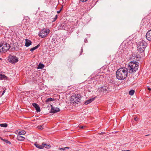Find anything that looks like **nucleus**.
<instances>
[{
	"instance_id": "nucleus-24",
	"label": "nucleus",
	"mask_w": 151,
	"mask_h": 151,
	"mask_svg": "<svg viewBox=\"0 0 151 151\" xmlns=\"http://www.w3.org/2000/svg\"><path fill=\"white\" fill-rule=\"evenodd\" d=\"M134 90H131L129 92V94L131 96L133 95L134 93Z\"/></svg>"
},
{
	"instance_id": "nucleus-11",
	"label": "nucleus",
	"mask_w": 151,
	"mask_h": 151,
	"mask_svg": "<svg viewBox=\"0 0 151 151\" xmlns=\"http://www.w3.org/2000/svg\"><path fill=\"white\" fill-rule=\"evenodd\" d=\"M32 105L35 108L37 112H38L40 111V108L37 104L34 103L32 104Z\"/></svg>"
},
{
	"instance_id": "nucleus-17",
	"label": "nucleus",
	"mask_w": 151,
	"mask_h": 151,
	"mask_svg": "<svg viewBox=\"0 0 151 151\" xmlns=\"http://www.w3.org/2000/svg\"><path fill=\"white\" fill-rule=\"evenodd\" d=\"M70 25L69 24H65L64 25V29L65 30H70Z\"/></svg>"
},
{
	"instance_id": "nucleus-27",
	"label": "nucleus",
	"mask_w": 151,
	"mask_h": 151,
	"mask_svg": "<svg viewBox=\"0 0 151 151\" xmlns=\"http://www.w3.org/2000/svg\"><path fill=\"white\" fill-rule=\"evenodd\" d=\"M3 141H4L7 144H11V142L7 140L4 139Z\"/></svg>"
},
{
	"instance_id": "nucleus-5",
	"label": "nucleus",
	"mask_w": 151,
	"mask_h": 151,
	"mask_svg": "<svg viewBox=\"0 0 151 151\" xmlns=\"http://www.w3.org/2000/svg\"><path fill=\"white\" fill-rule=\"evenodd\" d=\"M9 45L5 43L4 44H0V53L5 52H7L10 48Z\"/></svg>"
},
{
	"instance_id": "nucleus-37",
	"label": "nucleus",
	"mask_w": 151,
	"mask_h": 151,
	"mask_svg": "<svg viewBox=\"0 0 151 151\" xmlns=\"http://www.w3.org/2000/svg\"><path fill=\"white\" fill-rule=\"evenodd\" d=\"M121 151H130V150H124Z\"/></svg>"
},
{
	"instance_id": "nucleus-32",
	"label": "nucleus",
	"mask_w": 151,
	"mask_h": 151,
	"mask_svg": "<svg viewBox=\"0 0 151 151\" xmlns=\"http://www.w3.org/2000/svg\"><path fill=\"white\" fill-rule=\"evenodd\" d=\"M82 2H86L88 0H80Z\"/></svg>"
},
{
	"instance_id": "nucleus-21",
	"label": "nucleus",
	"mask_w": 151,
	"mask_h": 151,
	"mask_svg": "<svg viewBox=\"0 0 151 151\" xmlns=\"http://www.w3.org/2000/svg\"><path fill=\"white\" fill-rule=\"evenodd\" d=\"M44 67V65L41 64V63H40L38 66V69H42Z\"/></svg>"
},
{
	"instance_id": "nucleus-9",
	"label": "nucleus",
	"mask_w": 151,
	"mask_h": 151,
	"mask_svg": "<svg viewBox=\"0 0 151 151\" xmlns=\"http://www.w3.org/2000/svg\"><path fill=\"white\" fill-rule=\"evenodd\" d=\"M50 106L51 107L50 113H55L60 111V110L59 108L57 107H54L52 105H51Z\"/></svg>"
},
{
	"instance_id": "nucleus-10",
	"label": "nucleus",
	"mask_w": 151,
	"mask_h": 151,
	"mask_svg": "<svg viewBox=\"0 0 151 151\" xmlns=\"http://www.w3.org/2000/svg\"><path fill=\"white\" fill-rule=\"evenodd\" d=\"M146 39L149 41H151V29L148 31L146 35Z\"/></svg>"
},
{
	"instance_id": "nucleus-15",
	"label": "nucleus",
	"mask_w": 151,
	"mask_h": 151,
	"mask_svg": "<svg viewBox=\"0 0 151 151\" xmlns=\"http://www.w3.org/2000/svg\"><path fill=\"white\" fill-rule=\"evenodd\" d=\"M25 138L23 136L18 135L17 136V139L19 141H23Z\"/></svg>"
},
{
	"instance_id": "nucleus-35",
	"label": "nucleus",
	"mask_w": 151,
	"mask_h": 151,
	"mask_svg": "<svg viewBox=\"0 0 151 151\" xmlns=\"http://www.w3.org/2000/svg\"><path fill=\"white\" fill-rule=\"evenodd\" d=\"M137 118H134V120L135 121H137Z\"/></svg>"
},
{
	"instance_id": "nucleus-16",
	"label": "nucleus",
	"mask_w": 151,
	"mask_h": 151,
	"mask_svg": "<svg viewBox=\"0 0 151 151\" xmlns=\"http://www.w3.org/2000/svg\"><path fill=\"white\" fill-rule=\"evenodd\" d=\"M34 145L36 146V147H37L38 148L40 149H43L44 147V146H42L41 145H40L37 144V143H35L34 144Z\"/></svg>"
},
{
	"instance_id": "nucleus-30",
	"label": "nucleus",
	"mask_w": 151,
	"mask_h": 151,
	"mask_svg": "<svg viewBox=\"0 0 151 151\" xmlns=\"http://www.w3.org/2000/svg\"><path fill=\"white\" fill-rule=\"evenodd\" d=\"M59 149L60 150H65L64 148H59Z\"/></svg>"
},
{
	"instance_id": "nucleus-2",
	"label": "nucleus",
	"mask_w": 151,
	"mask_h": 151,
	"mask_svg": "<svg viewBox=\"0 0 151 151\" xmlns=\"http://www.w3.org/2000/svg\"><path fill=\"white\" fill-rule=\"evenodd\" d=\"M138 64V63L136 61H131L129 63L127 69L130 73H135L138 70L139 66Z\"/></svg>"
},
{
	"instance_id": "nucleus-36",
	"label": "nucleus",
	"mask_w": 151,
	"mask_h": 151,
	"mask_svg": "<svg viewBox=\"0 0 151 151\" xmlns=\"http://www.w3.org/2000/svg\"><path fill=\"white\" fill-rule=\"evenodd\" d=\"M0 139H1L3 141L4 139L1 137H0Z\"/></svg>"
},
{
	"instance_id": "nucleus-14",
	"label": "nucleus",
	"mask_w": 151,
	"mask_h": 151,
	"mask_svg": "<svg viewBox=\"0 0 151 151\" xmlns=\"http://www.w3.org/2000/svg\"><path fill=\"white\" fill-rule=\"evenodd\" d=\"M95 99V98H92L91 99H88L85 101V104L86 105H87L89 103L93 101Z\"/></svg>"
},
{
	"instance_id": "nucleus-4",
	"label": "nucleus",
	"mask_w": 151,
	"mask_h": 151,
	"mask_svg": "<svg viewBox=\"0 0 151 151\" xmlns=\"http://www.w3.org/2000/svg\"><path fill=\"white\" fill-rule=\"evenodd\" d=\"M147 43L144 41L140 42L137 45V50L142 53L144 51L147 47Z\"/></svg>"
},
{
	"instance_id": "nucleus-20",
	"label": "nucleus",
	"mask_w": 151,
	"mask_h": 151,
	"mask_svg": "<svg viewBox=\"0 0 151 151\" xmlns=\"http://www.w3.org/2000/svg\"><path fill=\"white\" fill-rule=\"evenodd\" d=\"M39 46H40V45L39 44H38L36 46H35V47H34L32 48H31L30 49V50L31 51H33L35 50V49H37V48H38Z\"/></svg>"
},
{
	"instance_id": "nucleus-8",
	"label": "nucleus",
	"mask_w": 151,
	"mask_h": 151,
	"mask_svg": "<svg viewBox=\"0 0 151 151\" xmlns=\"http://www.w3.org/2000/svg\"><path fill=\"white\" fill-rule=\"evenodd\" d=\"M109 91V88L106 86H104L99 88L97 90V91L103 94L108 92Z\"/></svg>"
},
{
	"instance_id": "nucleus-23",
	"label": "nucleus",
	"mask_w": 151,
	"mask_h": 151,
	"mask_svg": "<svg viewBox=\"0 0 151 151\" xmlns=\"http://www.w3.org/2000/svg\"><path fill=\"white\" fill-rule=\"evenodd\" d=\"M0 126L1 127H7L8 124L6 123L1 124Z\"/></svg>"
},
{
	"instance_id": "nucleus-29",
	"label": "nucleus",
	"mask_w": 151,
	"mask_h": 151,
	"mask_svg": "<svg viewBox=\"0 0 151 151\" xmlns=\"http://www.w3.org/2000/svg\"><path fill=\"white\" fill-rule=\"evenodd\" d=\"M43 125H40V126H39L38 127L39 129L41 130L43 129Z\"/></svg>"
},
{
	"instance_id": "nucleus-13",
	"label": "nucleus",
	"mask_w": 151,
	"mask_h": 151,
	"mask_svg": "<svg viewBox=\"0 0 151 151\" xmlns=\"http://www.w3.org/2000/svg\"><path fill=\"white\" fill-rule=\"evenodd\" d=\"M17 133L19 135H24L26 133L25 131L21 130H19L17 131Z\"/></svg>"
},
{
	"instance_id": "nucleus-31",
	"label": "nucleus",
	"mask_w": 151,
	"mask_h": 151,
	"mask_svg": "<svg viewBox=\"0 0 151 151\" xmlns=\"http://www.w3.org/2000/svg\"><path fill=\"white\" fill-rule=\"evenodd\" d=\"M5 90H4L2 92V94H1V96H2L3 95H4V93H5Z\"/></svg>"
},
{
	"instance_id": "nucleus-26",
	"label": "nucleus",
	"mask_w": 151,
	"mask_h": 151,
	"mask_svg": "<svg viewBox=\"0 0 151 151\" xmlns=\"http://www.w3.org/2000/svg\"><path fill=\"white\" fill-rule=\"evenodd\" d=\"M59 4H60L62 7V5H63V0H59L58 1Z\"/></svg>"
},
{
	"instance_id": "nucleus-6",
	"label": "nucleus",
	"mask_w": 151,
	"mask_h": 151,
	"mask_svg": "<svg viewBox=\"0 0 151 151\" xmlns=\"http://www.w3.org/2000/svg\"><path fill=\"white\" fill-rule=\"evenodd\" d=\"M50 33L49 29L44 28L40 31L39 33V36L42 37L44 38L47 37Z\"/></svg>"
},
{
	"instance_id": "nucleus-34",
	"label": "nucleus",
	"mask_w": 151,
	"mask_h": 151,
	"mask_svg": "<svg viewBox=\"0 0 151 151\" xmlns=\"http://www.w3.org/2000/svg\"><path fill=\"white\" fill-rule=\"evenodd\" d=\"M147 89L148 90H149V91H151V89L150 88H148Z\"/></svg>"
},
{
	"instance_id": "nucleus-40",
	"label": "nucleus",
	"mask_w": 151,
	"mask_h": 151,
	"mask_svg": "<svg viewBox=\"0 0 151 151\" xmlns=\"http://www.w3.org/2000/svg\"><path fill=\"white\" fill-rule=\"evenodd\" d=\"M2 60V59L1 58H0V60Z\"/></svg>"
},
{
	"instance_id": "nucleus-28",
	"label": "nucleus",
	"mask_w": 151,
	"mask_h": 151,
	"mask_svg": "<svg viewBox=\"0 0 151 151\" xmlns=\"http://www.w3.org/2000/svg\"><path fill=\"white\" fill-rule=\"evenodd\" d=\"M63 5H62V7H61V9H60V10L58 11H57V12L58 14H59L60 13L61 11H62V9L63 8Z\"/></svg>"
},
{
	"instance_id": "nucleus-19",
	"label": "nucleus",
	"mask_w": 151,
	"mask_h": 151,
	"mask_svg": "<svg viewBox=\"0 0 151 151\" xmlns=\"http://www.w3.org/2000/svg\"><path fill=\"white\" fill-rule=\"evenodd\" d=\"M55 100V99H52V98H50L47 99L46 100L45 102L47 104H48L50 102L52 101H54Z\"/></svg>"
},
{
	"instance_id": "nucleus-22",
	"label": "nucleus",
	"mask_w": 151,
	"mask_h": 151,
	"mask_svg": "<svg viewBox=\"0 0 151 151\" xmlns=\"http://www.w3.org/2000/svg\"><path fill=\"white\" fill-rule=\"evenodd\" d=\"M7 77L4 75L0 74V79H6L7 78Z\"/></svg>"
},
{
	"instance_id": "nucleus-12",
	"label": "nucleus",
	"mask_w": 151,
	"mask_h": 151,
	"mask_svg": "<svg viewBox=\"0 0 151 151\" xmlns=\"http://www.w3.org/2000/svg\"><path fill=\"white\" fill-rule=\"evenodd\" d=\"M32 44L31 41L27 39L25 40V46L27 47H29Z\"/></svg>"
},
{
	"instance_id": "nucleus-3",
	"label": "nucleus",
	"mask_w": 151,
	"mask_h": 151,
	"mask_svg": "<svg viewBox=\"0 0 151 151\" xmlns=\"http://www.w3.org/2000/svg\"><path fill=\"white\" fill-rule=\"evenodd\" d=\"M81 98V96L80 94H75V95H73L71 96L70 99V102L75 105L80 101Z\"/></svg>"
},
{
	"instance_id": "nucleus-1",
	"label": "nucleus",
	"mask_w": 151,
	"mask_h": 151,
	"mask_svg": "<svg viewBox=\"0 0 151 151\" xmlns=\"http://www.w3.org/2000/svg\"><path fill=\"white\" fill-rule=\"evenodd\" d=\"M128 70L125 68H120L117 70L116 76V78L119 80H123L125 79L128 75Z\"/></svg>"
},
{
	"instance_id": "nucleus-33",
	"label": "nucleus",
	"mask_w": 151,
	"mask_h": 151,
	"mask_svg": "<svg viewBox=\"0 0 151 151\" xmlns=\"http://www.w3.org/2000/svg\"><path fill=\"white\" fill-rule=\"evenodd\" d=\"M64 148H65V150L66 149H69L70 148V147H64Z\"/></svg>"
},
{
	"instance_id": "nucleus-7",
	"label": "nucleus",
	"mask_w": 151,
	"mask_h": 151,
	"mask_svg": "<svg viewBox=\"0 0 151 151\" xmlns=\"http://www.w3.org/2000/svg\"><path fill=\"white\" fill-rule=\"evenodd\" d=\"M8 60L11 63H15L18 61V59L16 56L10 55L8 58Z\"/></svg>"
},
{
	"instance_id": "nucleus-25",
	"label": "nucleus",
	"mask_w": 151,
	"mask_h": 151,
	"mask_svg": "<svg viewBox=\"0 0 151 151\" xmlns=\"http://www.w3.org/2000/svg\"><path fill=\"white\" fill-rule=\"evenodd\" d=\"M57 18H58V15H56L55 16L54 18H52V22H54L57 19Z\"/></svg>"
},
{
	"instance_id": "nucleus-18",
	"label": "nucleus",
	"mask_w": 151,
	"mask_h": 151,
	"mask_svg": "<svg viewBox=\"0 0 151 151\" xmlns=\"http://www.w3.org/2000/svg\"><path fill=\"white\" fill-rule=\"evenodd\" d=\"M42 146H44V147L47 149H50L51 147V145L50 144L47 145L44 142L42 143Z\"/></svg>"
},
{
	"instance_id": "nucleus-38",
	"label": "nucleus",
	"mask_w": 151,
	"mask_h": 151,
	"mask_svg": "<svg viewBox=\"0 0 151 151\" xmlns=\"http://www.w3.org/2000/svg\"><path fill=\"white\" fill-rule=\"evenodd\" d=\"M83 127H84V126H82V127H80V128H83Z\"/></svg>"
},
{
	"instance_id": "nucleus-39",
	"label": "nucleus",
	"mask_w": 151,
	"mask_h": 151,
	"mask_svg": "<svg viewBox=\"0 0 151 151\" xmlns=\"http://www.w3.org/2000/svg\"><path fill=\"white\" fill-rule=\"evenodd\" d=\"M103 133L102 132H101V133H100V134H103Z\"/></svg>"
}]
</instances>
